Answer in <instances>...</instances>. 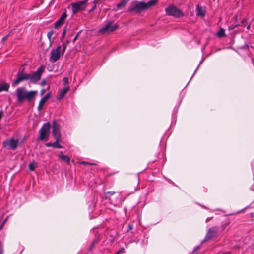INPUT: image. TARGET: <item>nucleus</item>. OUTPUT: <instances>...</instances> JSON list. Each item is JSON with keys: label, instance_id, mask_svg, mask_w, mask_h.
Segmentation results:
<instances>
[{"label": "nucleus", "instance_id": "nucleus-1", "mask_svg": "<svg viewBox=\"0 0 254 254\" xmlns=\"http://www.w3.org/2000/svg\"><path fill=\"white\" fill-rule=\"evenodd\" d=\"M37 94V91H28L25 87H19L16 90L17 101L18 103H23L25 100L29 102L34 99Z\"/></svg>", "mask_w": 254, "mask_h": 254}, {"label": "nucleus", "instance_id": "nucleus-2", "mask_svg": "<svg viewBox=\"0 0 254 254\" xmlns=\"http://www.w3.org/2000/svg\"><path fill=\"white\" fill-rule=\"evenodd\" d=\"M228 224V223H225L220 227L215 226L210 228L208 229L204 239L203 240L202 242L207 241L213 238H216L220 233L224 230Z\"/></svg>", "mask_w": 254, "mask_h": 254}, {"label": "nucleus", "instance_id": "nucleus-3", "mask_svg": "<svg viewBox=\"0 0 254 254\" xmlns=\"http://www.w3.org/2000/svg\"><path fill=\"white\" fill-rule=\"evenodd\" d=\"M165 11L167 15L175 18H180L184 16L182 11L173 4L169 5L165 8Z\"/></svg>", "mask_w": 254, "mask_h": 254}, {"label": "nucleus", "instance_id": "nucleus-4", "mask_svg": "<svg viewBox=\"0 0 254 254\" xmlns=\"http://www.w3.org/2000/svg\"><path fill=\"white\" fill-rule=\"evenodd\" d=\"M88 0L72 2L71 4L73 14H75L80 11L84 10L87 6Z\"/></svg>", "mask_w": 254, "mask_h": 254}, {"label": "nucleus", "instance_id": "nucleus-5", "mask_svg": "<svg viewBox=\"0 0 254 254\" xmlns=\"http://www.w3.org/2000/svg\"><path fill=\"white\" fill-rule=\"evenodd\" d=\"M50 124L49 122L44 123L39 131L38 140H43L48 137L50 134Z\"/></svg>", "mask_w": 254, "mask_h": 254}, {"label": "nucleus", "instance_id": "nucleus-6", "mask_svg": "<svg viewBox=\"0 0 254 254\" xmlns=\"http://www.w3.org/2000/svg\"><path fill=\"white\" fill-rule=\"evenodd\" d=\"M119 25L117 23L113 24V21H108L105 25L99 30L101 33H109L117 30Z\"/></svg>", "mask_w": 254, "mask_h": 254}, {"label": "nucleus", "instance_id": "nucleus-7", "mask_svg": "<svg viewBox=\"0 0 254 254\" xmlns=\"http://www.w3.org/2000/svg\"><path fill=\"white\" fill-rule=\"evenodd\" d=\"M61 46H58L56 48L52 49L50 52L49 60L52 63H55L60 58L61 54Z\"/></svg>", "mask_w": 254, "mask_h": 254}, {"label": "nucleus", "instance_id": "nucleus-8", "mask_svg": "<svg viewBox=\"0 0 254 254\" xmlns=\"http://www.w3.org/2000/svg\"><path fill=\"white\" fill-rule=\"evenodd\" d=\"M44 71V67L40 66L32 75L30 74V80L32 83H36L38 82L41 77V75Z\"/></svg>", "mask_w": 254, "mask_h": 254}, {"label": "nucleus", "instance_id": "nucleus-9", "mask_svg": "<svg viewBox=\"0 0 254 254\" xmlns=\"http://www.w3.org/2000/svg\"><path fill=\"white\" fill-rule=\"evenodd\" d=\"M30 80V74L26 73L21 74L17 73V78L13 81L12 83V86L18 85L20 82L24 80Z\"/></svg>", "mask_w": 254, "mask_h": 254}, {"label": "nucleus", "instance_id": "nucleus-10", "mask_svg": "<svg viewBox=\"0 0 254 254\" xmlns=\"http://www.w3.org/2000/svg\"><path fill=\"white\" fill-rule=\"evenodd\" d=\"M18 143V139H14L13 138L9 140H6L3 142L4 147H8L9 149L15 150L17 148Z\"/></svg>", "mask_w": 254, "mask_h": 254}, {"label": "nucleus", "instance_id": "nucleus-11", "mask_svg": "<svg viewBox=\"0 0 254 254\" xmlns=\"http://www.w3.org/2000/svg\"><path fill=\"white\" fill-rule=\"evenodd\" d=\"M52 135L55 139H61L59 125L55 120L52 123Z\"/></svg>", "mask_w": 254, "mask_h": 254}, {"label": "nucleus", "instance_id": "nucleus-12", "mask_svg": "<svg viewBox=\"0 0 254 254\" xmlns=\"http://www.w3.org/2000/svg\"><path fill=\"white\" fill-rule=\"evenodd\" d=\"M146 9V2L144 1L138 2L129 8L130 10L134 11L136 13H140Z\"/></svg>", "mask_w": 254, "mask_h": 254}, {"label": "nucleus", "instance_id": "nucleus-13", "mask_svg": "<svg viewBox=\"0 0 254 254\" xmlns=\"http://www.w3.org/2000/svg\"><path fill=\"white\" fill-rule=\"evenodd\" d=\"M67 16L66 12L65 11L62 14L60 18L55 23L54 28L55 29H57L63 25L64 24Z\"/></svg>", "mask_w": 254, "mask_h": 254}, {"label": "nucleus", "instance_id": "nucleus-14", "mask_svg": "<svg viewBox=\"0 0 254 254\" xmlns=\"http://www.w3.org/2000/svg\"><path fill=\"white\" fill-rule=\"evenodd\" d=\"M69 90L68 86H65L61 91L59 92L58 96L57 97V100H61L63 98L67 92Z\"/></svg>", "mask_w": 254, "mask_h": 254}, {"label": "nucleus", "instance_id": "nucleus-15", "mask_svg": "<svg viewBox=\"0 0 254 254\" xmlns=\"http://www.w3.org/2000/svg\"><path fill=\"white\" fill-rule=\"evenodd\" d=\"M60 159L65 162L67 164H70V158L67 155L63 154L62 151H61L58 156Z\"/></svg>", "mask_w": 254, "mask_h": 254}, {"label": "nucleus", "instance_id": "nucleus-16", "mask_svg": "<svg viewBox=\"0 0 254 254\" xmlns=\"http://www.w3.org/2000/svg\"><path fill=\"white\" fill-rule=\"evenodd\" d=\"M248 23V19L245 18H244L241 21L240 24H235V25H232V29L234 30L235 29V28L237 27L238 26L240 25L243 27H245Z\"/></svg>", "mask_w": 254, "mask_h": 254}, {"label": "nucleus", "instance_id": "nucleus-17", "mask_svg": "<svg viewBox=\"0 0 254 254\" xmlns=\"http://www.w3.org/2000/svg\"><path fill=\"white\" fill-rule=\"evenodd\" d=\"M249 46L247 44L245 43V44L244 45L238 47L237 49H239V50L243 49V50H247V54L248 56L250 57L251 55V53L249 51Z\"/></svg>", "mask_w": 254, "mask_h": 254}, {"label": "nucleus", "instance_id": "nucleus-18", "mask_svg": "<svg viewBox=\"0 0 254 254\" xmlns=\"http://www.w3.org/2000/svg\"><path fill=\"white\" fill-rule=\"evenodd\" d=\"M9 84L4 82L0 84V92L2 91H7L9 88Z\"/></svg>", "mask_w": 254, "mask_h": 254}, {"label": "nucleus", "instance_id": "nucleus-19", "mask_svg": "<svg viewBox=\"0 0 254 254\" xmlns=\"http://www.w3.org/2000/svg\"><path fill=\"white\" fill-rule=\"evenodd\" d=\"M197 9V15L204 16L205 15V10L203 9L202 7H200L198 5L196 7Z\"/></svg>", "mask_w": 254, "mask_h": 254}, {"label": "nucleus", "instance_id": "nucleus-20", "mask_svg": "<svg viewBox=\"0 0 254 254\" xmlns=\"http://www.w3.org/2000/svg\"><path fill=\"white\" fill-rule=\"evenodd\" d=\"M68 44H69L68 40H66L65 42H63V43L62 44V45L61 46V48L62 47V49L61 50L62 56L64 55V52L65 51V49L67 47V46L68 45Z\"/></svg>", "mask_w": 254, "mask_h": 254}, {"label": "nucleus", "instance_id": "nucleus-21", "mask_svg": "<svg viewBox=\"0 0 254 254\" xmlns=\"http://www.w3.org/2000/svg\"><path fill=\"white\" fill-rule=\"evenodd\" d=\"M116 192L115 191H108L105 193V199H109L111 201H112V196L115 194Z\"/></svg>", "mask_w": 254, "mask_h": 254}, {"label": "nucleus", "instance_id": "nucleus-22", "mask_svg": "<svg viewBox=\"0 0 254 254\" xmlns=\"http://www.w3.org/2000/svg\"><path fill=\"white\" fill-rule=\"evenodd\" d=\"M55 141L53 143V147L55 148H62L63 146L59 144V142L61 141V139H55Z\"/></svg>", "mask_w": 254, "mask_h": 254}, {"label": "nucleus", "instance_id": "nucleus-23", "mask_svg": "<svg viewBox=\"0 0 254 254\" xmlns=\"http://www.w3.org/2000/svg\"><path fill=\"white\" fill-rule=\"evenodd\" d=\"M158 0H151L150 1L146 2V9H148L149 7L154 5L157 2Z\"/></svg>", "mask_w": 254, "mask_h": 254}, {"label": "nucleus", "instance_id": "nucleus-24", "mask_svg": "<svg viewBox=\"0 0 254 254\" xmlns=\"http://www.w3.org/2000/svg\"><path fill=\"white\" fill-rule=\"evenodd\" d=\"M47 101L43 98H42L39 103V105L38 106V107H37V109L38 111H41L42 108V107L45 104V103Z\"/></svg>", "mask_w": 254, "mask_h": 254}, {"label": "nucleus", "instance_id": "nucleus-25", "mask_svg": "<svg viewBox=\"0 0 254 254\" xmlns=\"http://www.w3.org/2000/svg\"><path fill=\"white\" fill-rule=\"evenodd\" d=\"M127 3V0H123L117 4V7L120 8L124 7Z\"/></svg>", "mask_w": 254, "mask_h": 254}, {"label": "nucleus", "instance_id": "nucleus-26", "mask_svg": "<svg viewBox=\"0 0 254 254\" xmlns=\"http://www.w3.org/2000/svg\"><path fill=\"white\" fill-rule=\"evenodd\" d=\"M133 228H134L133 222L129 223L128 224L127 229L126 230V233H128L130 231L133 230Z\"/></svg>", "mask_w": 254, "mask_h": 254}, {"label": "nucleus", "instance_id": "nucleus-27", "mask_svg": "<svg viewBox=\"0 0 254 254\" xmlns=\"http://www.w3.org/2000/svg\"><path fill=\"white\" fill-rule=\"evenodd\" d=\"M100 1V0H94V5L92 6V7L91 8V9L88 11L89 13H91L93 11H94L97 7V4L99 3V2Z\"/></svg>", "mask_w": 254, "mask_h": 254}, {"label": "nucleus", "instance_id": "nucleus-28", "mask_svg": "<svg viewBox=\"0 0 254 254\" xmlns=\"http://www.w3.org/2000/svg\"><path fill=\"white\" fill-rule=\"evenodd\" d=\"M66 28H67V26H66L64 28V30H63V32H62V36H61V38H60V41H61V42H63V41L64 39V37H65V36L66 32Z\"/></svg>", "mask_w": 254, "mask_h": 254}, {"label": "nucleus", "instance_id": "nucleus-29", "mask_svg": "<svg viewBox=\"0 0 254 254\" xmlns=\"http://www.w3.org/2000/svg\"><path fill=\"white\" fill-rule=\"evenodd\" d=\"M217 36L219 37H222L225 36V31L223 28H221L217 34Z\"/></svg>", "mask_w": 254, "mask_h": 254}, {"label": "nucleus", "instance_id": "nucleus-30", "mask_svg": "<svg viewBox=\"0 0 254 254\" xmlns=\"http://www.w3.org/2000/svg\"><path fill=\"white\" fill-rule=\"evenodd\" d=\"M63 83L64 85V87L66 86H68V78L67 77H64L63 79Z\"/></svg>", "mask_w": 254, "mask_h": 254}, {"label": "nucleus", "instance_id": "nucleus-31", "mask_svg": "<svg viewBox=\"0 0 254 254\" xmlns=\"http://www.w3.org/2000/svg\"><path fill=\"white\" fill-rule=\"evenodd\" d=\"M54 34V31L53 30H51L48 32L47 33V37L49 40V41L51 40V37Z\"/></svg>", "mask_w": 254, "mask_h": 254}, {"label": "nucleus", "instance_id": "nucleus-32", "mask_svg": "<svg viewBox=\"0 0 254 254\" xmlns=\"http://www.w3.org/2000/svg\"><path fill=\"white\" fill-rule=\"evenodd\" d=\"M35 167H36L33 162L30 163L28 165V168L30 171H33Z\"/></svg>", "mask_w": 254, "mask_h": 254}, {"label": "nucleus", "instance_id": "nucleus-33", "mask_svg": "<svg viewBox=\"0 0 254 254\" xmlns=\"http://www.w3.org/2000/svg\"><path fill=\"white\" fill-rule=\"evenodd\" d=\"M12 34V32L10 31L7 35L5 36L2 39L1 42L4 43L5 41L7 40L8 36H9Z\"/></svg>", "mask_w": 254, "mask_h": 254}, {"label": "nucleus", "instance_id": "nucleus-34", "mask_svg": "<svg viewBox=\"0 0 254 254\" xmlns=\"http://www.w3.org/2000/svg\"><path fill=\"white\" fill-rule=\"evenodd\" d=\"M97 242V239H94L93 242H92V243L91 244L90 246V247H89V250H91L93 248V247H94V245L95 243H96Z\"/></svg>", "mask_w": 254, "mask_h": 254}, {"label": "nucleus", "instance_id": "nucleus-35", "mask_svg": "<svg viewBox=\"0 0 254 254\" xmlns=\"http://www.w3.org/2000/svg\"><path fill=\"white\" fill-rule=\"evenodd\" d=\"M50 93H48L43 98L47 101L50 98Z\"/></svg>", "mask_w": 254, "mask_h": 254}, {"label": "nucleus", "instance_id": "nucleus-36", "mask_svg": "<svg viewBox=\"0 0 254 254\" xmlns=\"http://www.w3.org/2000/svg\"><path fill=\"white\" fill-rule=\"evenodd\" d=\"M3 245L2 242H0V254H3Z\"/></svg>", "mask_w": 254, "mask_h": 254}, {"label": "nucleus", "instance_id": "nucleus-37", "mask_svg": "<svg viewBox=\"0 0 254 254\" xmlns=\"http://www.w3.org/2000/svg\"><path fill=\"white\" fill-rule=\"evenodd\" d=\"M24 67L23 66H21L20 67L19 70L18 72V73H21V74L25 73L24 71Z\"/></svg>", "mask_w": 254, "mask_h": 254}, {"label": "nucleus", "instance_id": "nucleus-38", "mask_svg": "<svg viewBox=\"0 0 254 254\" xmlns=\"http://www.w3.org/2000/svg\"><path fill=\"white\" fill-rule=\"evenodd\" d=\"M8 217H7L3 221V222H2V223L1 224V225L0 226V230L2 228L4 224H5V223L6 222V221L8 219Z\"/></svg>", "mask_w": 254, "mask_h": 254}, {"label": "nucleus", "instance_id": "nucleus-39", "mask_svg": "<svg viewBox=\"0 0 254 254\" xmlns=\"http://www.w3.org/2000/svg\"><path fill=\"white\" fill-rule=\"evenodd\" d=\"M81 32V31H79L77 34H76V35L75 36V37L74 38L73 40V42L74 43L75 40L77 39L80 33Z\"/></svg>", "mask_w": 254, "mask_h": 254}, {"label": "nucleus", "instance_id": "nucleus-40", "mask_svg": "<svg viewBox=\"0 0 254 254\" xmlns=\"http://www.w3.org/2000/svg\"><path fill=\"white\" fill-rule=\"evenodd\" d=\"M81 164H84V165H86V164H89V165H96V164H95V163H88V162H85V161L82 162Z\"/></svg>", "mask_w": 254, "mask_h": 254}, {"label": "nucleus", "instance_id": "nucleus-41", "mask_svg": "<svg viewBox=\"0 0 254 254\" xmlns=\"http://www.w3.org/2000/svg\"><path fill=\"white\" fill-rule=\"evenodd\" d=\"M47 147H53V143L48 142L46 144Z\"/></svg>", "mask_w": 254, "mask_h": 254}, {"label": "nucleus", "instance_id": "nucleus-42", "mask_svg": "<svg viewBox=\"0 0 254 254\" xmlns=\"http://www.w3.org/2000/svg\"><path fill=\"white\" fill-rule=\"evenodd\" d=\"M125 251L124 248H122L117 251V253L119 254L120 253L124 252Z\"/></svg>", "mask_w": 254, "mask_h": 254}, {"label": "nucleus", "instance_id": "nucleus-43", "mask_svg": "<svg viewBox=\"0 0 254 254\" xmlns=\"http://www.w3.org/2000/svg\"><path fill=\"white\" fill-rule=\"evenodd\" d=\"M46 84V81L45 79H43L42 81H41V85L42 86H43L44 85H45Z\"/></svg>", "mask_w": 254, "mask_h": 254}, {"label": "nucleus", "instance_id": "nucleus-44", "mask_svg": "<svg viewBox=\"0 0 254 254\" xmlns=\"http://www.w3.org/2000/svg\"><path fill=\"white\" fill-rule=\"evenodd\" d=\"M3 115V111H2V110L0 111V120L1 119Z\"/></svg>", "mask_w": 254, "mask_h": 254}, {"label": "nucleus", "instance_id": "nucleus-45", "mask_svg": "<svg viewBox=\"0 0 254 254\" xmlns=\"http://www.w3.org/2000/svg\"><path fill=\"white\" fill-rule=\"evenodd\" d=\"M45 91V89H42L41 91V93H40L41 95H43Z\"/></svg>", "mask_w": 254, "mask_h": 254}, {"label": "nucleus", "instance_id": "nucleus-46", "mask_svg": "<svg viewBox=\"0 0 254 254\" xmlns=\"http://www.w3.org/2000/svg\"><path fill=\"white\" fill-rule=\"evenodd\" d=\"M250 27H251V24H249V25H247V29L248 30H250Z\"/></svg>", "mask_w": 254, "mask_h": 254}, {"label": "nucleus", "instance_id": "nucleus-47", "mask_svg": "<svg viewBox=\"0 0 254 254\" xmlns=\"http://www.w3.org/2000/svg\"><path fill=\"white\" fill-rule=\"evenodd\" d=\"M199 246H197L196 247V248H195V249H194V251H196V250H198L199 249Z\"/></svg>", "mask_w": 254, "mask_h": 254}, {"label": "nucleus", "instance_id": "nucleus-48", "mask_svg": "<svg viewBox=\"0 0 254 254\" xmlns=\"http://www.w3.org/2000/svg\"><path fill=\"white\" fill-rule=\"evenodd\" d=\"M168 181L169 182L171 183L172 184L174 185V182H172V181H171L170 180H168Z\"/></svg>", "mask_w": 254, "mask_h": 254}, {"label": "nucleus", "instance_id": "nucleus-49", "mask_svg": "<svg viewBox=\"0 0 254 254\" xmlns=\"http://www.w3.org/2000/svg\"><path fill=\"white\" fill-rule=\"evenodd\" d=\"M222 254H230L229 253H224Z\"/></svg>", "mask_w": 254, "mask_h": 254}, {"label": "nucleus", "instance_id": "nucleus-50", "mask_svg": "<svg viewBox=\"0 0 254 254\" xmlns=\"http://www.w3.org/2000/svg\"><path fill=\"white\" fill-rule=\"evenodd\" d=\"M234 18H235L236 19H237V16H235L234 17Z\"/></svg>", "mask_w": 254, "mask_h": 254}, {"label": "nucleus", "instance_id": "nucleus-51", "mask_svg": "<svg viewBox=\"0 0 254 254\" xmlns=\"http://www.w3.org/2000/svg\"><path fill=\"white\" fill-rule=\"evenodd\" d=\"M115 254H118V253H117V252H116V253Z\"/></svg>", "mask_w": 254, "mask_h": 254}, {"label": "nucleus", "instance_id": "nucleus-52", "mask_svg": "<svg viewBox=\"0 0 254 254\" xmlns=\"http://www.w3.org/2000/svg\"><path fill=\"white\" fill-rule=\"evenodd\" d=\"M232 26H231V27H229V28H231L232 29Z\"/></svg>", "mask_w": 254, "mask_h": 254}]
</instances>
